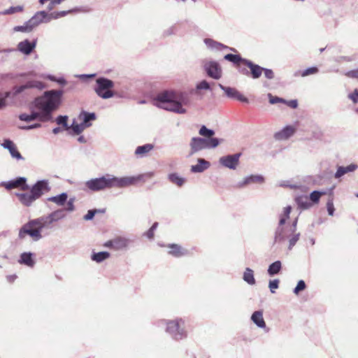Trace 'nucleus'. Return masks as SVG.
I'll return each mask as SVG.
<instances>
[{"mask_svg":"<svg viewBox=\"0 0 358 358\" xmlns=\"http://www.w3.org/2000/svg\"><path fill=\"white\" fill-rule=\"evenodd\" d=\"M297 221H298V219H297V218H296V219L294 220V222H293V223H292V226L289 227V229H290L293 232H295V231H296V225H297Z\"/></svg>","mask_w":358,"mask_h":358,"instance_id":"nucleus-63","label":"nucleus"},{"mask_svg":"<svg viewBox=\"0 0 358 358\" xmlns=\"http://www.w3.org/2000/svg\"><path fill=\"white\" fill-rule=\"evenodd\" d=\"M241 153L228 155L220 158L219 163L224 167L235 170L239 164Z\"/></svg>","mask_w":358,"mask_h":358,"instance_id":"nucleus-12","label":"nucleus"},{"mask_svg":"<svg viewBox=\"0 0 358 358\" xmlns=\"http://www.w3.org/2000/svg\"><path fill=\"white\" fill-rule=\"evenodd\" d=\"M199 133L201 136L206 137L205 138H211L215 134V131L213 130L208 129L204 125L200 128Z\"/></svg>","mask_w":358,"mask_h":358,"instance_id":"nucleus-42","label":"nucleus"},{"mask_svg":"<svg viewBox=\"0 0 358 358\" xmlns=\"http://www.w3.org/2000/svg\"><path fill=\"white\" fill-rule=\"evenodd\" d=\"M190 103V99L186 93H177L174 91H163L155 99V105L166 110L178 114H185L187 110L182 106Z\"/></svg>","mask_w":358,"mask_h":358,"instance_id":"nucleus-2","label":"nucleus"},{"mask_svg":"<svg viewBox=\"0 0 358 358\" xmlns=\"http://www.w3.org/2000/svg\"><path fill=\"white\" fill-rule=\"evenodd\" d=\"M218 86L224 92L225 94L228 97L237 99L242 102H248V99L241 94L236 89L230 87H225L222 84H218Z\"/></svg>","mask_w":358,"mask_h":358,"instance_id":"nucleus-18","label":"nucleus"},{"mask_svg":"<svg viewBox=\"0 0 358 358\" xmlns=\"http://www.w3.org/2000/svg\"><path fill=\"white\" fill-rule=\"evenodd\" d=\"M10 92L5 93L4 95L0 94V109L6 106V99L9 96Z\"/></svg>","mask_w":358,"mask_h":358,"instance_id":"nucleus-54","label":"nucleus"},{"mask_svg":"<svg viewBox=\"0 0 358 358\" xmlns=\"http://www.w3.org/2000/svg\"><path fill=\"white\" fill-rule=\"evenodd\" d=\"M34 222V220H31L22 226L18 233L20 239L23 240L27 236H29L34 241H38L42 238L43 236Z\"/></svg>","mask_w":358,"mask_h":358,"instance_id":"nucleus-10","label":"nucleus"},{"mask_svg":"<svg viewBox=\"0 0 358 358\" xmlns=\"http://www.w3.org/2000/svg\"><path fill=\"white\" fill-rule=\"evenodd\" d=\"M348 98L354 103L358 102V89H355L354 92L348 94Z\"/></svg>","mask_w":358,"mask_h":358,"instance_id":"nucleus-55","label":"nucleus"},{"mask_svg":"<svg viewBox=\"0 0 358 358\" xmlns=\"http://www.w3.org/2000/svg\"><path fill=\"white\" fill-rule=\"evenodd\" d=\"M78 119L81 120V123L86 127H89L91 126L90 122L96 119V115L94 113H88L86 111H82L79 116Z\"/></svg>","mask_w":358,"mask_h":358,"instance_id":"nucleus-24","label":"nucleus"},{"mask_svg":"<svg viewBox=\"0 0 358 358\" xmlns=\"http://www.w3.org/2000/svg\"><path fill=\"white\" fill-rule=\"evenodd\" d=\"M252 321L259 328H265L266 323L261 310L255 311L251 316Z\"/></svg>","mask_w":358,"mask_h":358,"instance_id":"nucleus-28","label":"nucleus"},{"mask_svg":"<svg viewBox=\"0 0 358 358\" xmlns=\"http://www.w3.org/2000/svg\"><path fill=\"white\" fill-rule=\"evenodd\" d=\"M263 71L264 72V76L268 79H273L274 78V73L271 69L264 68Z\"/></svg>","mask_w":358,"mask_h":358,"instance_id":"nucleus-58","label":"nucleus"},{"mask_svg":"<svg viewBox=\"0 0 358 358\" xmlns=\"http://www.w3.org/2000/svg\"><path fill=\"white\" fill-rule=\"evenodd\" d=\"M49 17V14L46 11L41 10L36 12L27 22L34 29L41 23L49 22L50 21Z\"/></svg>","mask_w":358,"mask_h":358,"instance_id":"nucleus-16","label":"nucleus"},{"mask_svg":"<svg viewBox=\"0 0 358 358\" xmlns=\"http://www.w3.org/2000/svg\"><path fill=\"white\" fill-rule=\"evenodd\" d=\"M168 247L169 248V253L175 257H180L188 253L187 250L178 244H170Z\"/></svg>","mask_w":358,"mask_h":358,"instance_id":"nucleus-25","label":"nucleus"},{"mask_svg":"<svg viewBox=\"0 0 358 358\" xmlns=\"http://www.w3.org/2000/svg\"><path fill=\"white\" fill-rule=\"evenodd\" d=\"M168 178L172 183L176 185L178 187H181L184 185L185 179L180 177L178 173H173L168 176Z\"/></svg>","mask_w":358,"mask_h":358,"instance_id":"nucleus-38","label":"nucleus"},{"mask_svg":"<svg viewBox=\"0 0 358 358\" xmlns=\"http://www.w3.org/2000/svg\"><path fill=\"white\" fill-rule=\"evenodd\" d=\"M16 278H17L16 275H8L6 277V279H7L8 282H14Z\"/></svg>","mask_w":358,"mask_h":358,"instance_id":"nucleus-64","label":"nucleus"},{"mask_svg":"<svg viewBox=\"0 0 358 358\" xmlns=\"http://www.w3.org/2000/svg\"><path fill=\"white\" fill-rule=\"evenodd\" d=\"M11 53H17V50L15 48H8L0 50V59L2 62L7 60L8 55Z\"/></svg>","mask_w":358,"mask_h":358,"instance_id":"nucleus-44","label":"nucleus"},{"mask_svg":"<svg viewBox=\"0 0 358 358\" xmlns=\"http://www.w3.org/2000/svg\"><path fill=\"white\" fill-rule=\"evenodd\" d=\"M33 254L31 252H24L20 255L19 262L29 267H33L35 262L33 259Z\"/></svg>","mask_w":358,"mask_h":358,"instance_id":"nucleus-30","label":"nucleus"},{"mask_svg":"<svg viewBox=\"0 0 358 358\" xmlns=\"http://www.w3.org/2000/svg\"><path fill=\"white\" fill-rule=\"evenodd\" d=\"M144 235L149 239H152L154 237V231L150 228L144 234Z\"/></svg>","mask_w":358,"mask_h":358,"instance_id":"nucleus-62","label":"nucleus"},{"mask_svg":"<svg viewBox=\"0 0 358 358\" xmlns=\"http://www.w3.org/2000/svg\"><path fill=\"white\" fill-rule=\"evenodd\" d=\"M318 72H319V69L317 67L312 66V67H309L302 71H299V72L295 73L294 76H301V77H306L310 75L316 74Z\"/></svg>","mask_w":358,"mask_h":358,"instance_id":"nucleus-39","label":"nucleus"},{"mask_svg":"<svg viewBox=\"0 0 358 358\" xmlns=\"http://www.w3.org/2000/svg\"><path fill=\"white\" fill-rule=\"evenodd\" d=\"M24 7L22 6H11L9 8L1 12L2 15H11L15 13L22 12Z\"/></svg>","mask_w":358,"mask_h":358,"instance_id":"nucleus-46","label":"nucleus"},{"mask_svg":"<svg viewBox=\"0 0 358 358\" xmlns=\"http://www.w3.org/2000/svg\"><path fill=\"white\" fill-rule=\"evenodd\" d=\"M154 146L152 144L148 143L143 145L138 146L135 150V155L138 157H143L150 151L153 149Z\"/></svg>","mask_w":358,"mask_h":358,"instance_id":"nucleus-33","label":"nucleus"},{"mask_svg":"<svg viewBox=\"0 0 358 358\" xmlns=\"http://www.w3.org/2000/svg\"><path fill=\"white\" fill-rule=\"evenodd\" d=\"M268 97L269 99V103L271 104H275V103H286L285 99L278 97V96H274L271 93L268 94Z\"/></svg>","mask_w":358,"mask_h":358,"instance_id":"nucleus-49","label":"nucleus"},{"mask_svg":"<svg viewBox=\"0 0 358 358\" xmlns=\"http://www.w3.org/2000/svg\"><path fill=\"white\" fill-rule=\"evenodd\" d=\"M74 201H75V199L74 198H71L68 201H67V205H66V207L64 210V212L66 210L68 212H73L75 210V206H74Z\"/></svg>","mask_w":358,"mask_h":358,"instance_id":"nucleus-53","label":"nucleus"},{"mask_svg":"<svg viewBox=\"0 0 358 358\" xmlns=\"http://www.w3.org/2000/svg\"><path fill=\"white\" fill-rule=\"evenodd\" d=\"M243 279L250 285H254L256 282L254 277V271L250 268H245L243 273Z\"/></svg>","mask_w":358,"mask_h":358,"instance_id":"nucleus-35","label":"nucleus"},{"mask_svg":"<svg viewBox=\"0 0 358 358\" xmlns=\"http://www.w3.org/2000/svg\"><path fill=\"white\" fill-rule=\"evenodd\" d=\"M204 43L206 46L211 50H220L222 48H227V47L219 42H217L211 38H205Z\"/></svg>","mask_w":358,"mask_h":358,"instance_id":"nucleus-37","label":"nucleus"},{"mask_svg":"<svg viewBox=\"0 0 358 358\" xmlns=\"http://www.w3.org/2000/svg\"><path fill=\"white\" fill-rule=\"evenodd\" d=\"M220 144L217 138H204L201 137H193L189 143L190 152L189 155L192 156L196 152L205 149L215 148Z\"/></svg>","mask_w":358,"mask_h":358,"instance_id":"nucleus-8","label":"nucleus"},{"mask_svg":"<svg viewBox=\"0 0 358 358\" xmlns=\"http://www.w3.org/2000/svg\"><path fill=\"white\" fill-rule=\"evenodd\" d=\"M347 76L350 78H358V69L349 71Z\"/></svg>","mask_w":358,"mask_h":358,"instance_id":"nucleus-61","label":"nucleus"},{"mask_svg":"<svg viewBox=\"0 0 358 358\" xmlns=\"http://www.w3.org/2000/svg\"><path fill=\"white\" fill-rule=\"evenodd\" d=\"M130 242V240L125 237L118 236L106 242L104 246L115 250H120L127 248Z\"/></svg>","mask_w":358,"mask_h":358,"instance_id":"nucleus-15","label":"nucleus"},{"mask_svg":"<svg viewBox=\"0 0 358 358\" xmlns=\"http://www.w3.org/2000/svg\"><path fill=\"white\" fill-rule=\"evenodd\" d=\"M1 186L4 187L7 189L20 188L22 190L26 191L29 189V186L27 184V178L24 177H18L8 182H1L0 183Z\"/></svg>","mask_w":358,"mask_h":358,"instance_id":"nucleus-13","label":"nucleus"},{"mask_svg":"<svg viewBox=\"0 0 358 358\" xmlns=\"http://www.w3.org/2000/svg\"><path fill=\"white\" fill-rule=\"evenodd\" d=\"M224 59L231 62L235 64H238L240 62L244 64V60L246 59L242 58L239 55L227 54L224 57Z\"/></svg>","mask_w":358,"mask_h":358,"instance_id":"nucleus-40","label":"nucleus"},{"mask_svg":"<svg viewBox=\"0 0 358 358\" xmlns=\"http://www.w3.org/2000/svg\"><path fill=\"white\" fill-rule=\"evenodd\" d=\"M109 257L110 253L108 252L103 251L99 252H93L91 256V259L97 263H101Z\"/></svg>","mask_w":358,"mask_h":358,"instance_id":"nucleus-34","label":"nucleus"},{"mask_svg":"<svg viewBox=\"0 0 358 358\" xmlns=\"http://www.w3.org/2000/svg\"><path fill=\"white\" fill-rule=\"evenodd\" d=\"M85 186L92 192H99L111 188H124L122 178L110 174L89 180L85 182Z\"/></svg>","mask_w":358,"mask_h":358,"instance_id":"nucleus-4","label":"nucleus"},{"mask_svg":"<svg viewBox=\"0 0 358 358\" xmlns=\"http://www.w3.org/2000/svg\"><path fill=\"white\" fill-rule=\"evenodd\" d=\"M13 31L15 32H24V33H29L31 31H33V29L30 26V24L27 21L23 25L21 26H15L13 28Z\"/></svg>","mask_w":358,"mask_h":358,"instance_id":"nucleus-43","label":"nucleus"},{"mask_svg":"<svg viewBox=\"0 0 358 358\" xmlns=\"http://www.w3.org/2000/svg\"><path fill=\"white\" fill-rule=\"evenodd\" d=\"M41 82H35V81H30L26 83L25 85H20L19 87H16L14 89V94H18L22 92L24 90L28 88H32V87H37L39 88L41 86Z\"/></svg>","mask_w":358,"mask_h":358,"instance_id":"nucleus-31","label":"nucleus"},{"mask_svg":"<svg viewBox=\"0 0 358 358\" xmlns=\"http://www.w3.org/2000/svg\"><path fill=\"white\" fill-rule=\"evenodd\" d=\"M306 285L305 282L303 280H300L298 282L296 287L294 289L293 292L295 294L297 295V294H299V293L300 292L306 289Z\"/></svg>","mask_w":358,"mask_h":358,"instance_id":"nucleus-51","label":"nucleus"},{"mask_svg":"<svg viewBox=\"0 0 358 358\" xmlns=\"http://www.w3.org/2000/svg\"><path fill=\"white\" fill-rule=\"evenodd\" d=\"M264 182V178L262 175H250L243 178L242 181H240L238 186L239 187H243L248 185L254 183L262 184Z\"/></svg>","mask_w":358,"mask_h":358,"instance_id":"nucleus-19","label":"nucleus"},{"mask_svg":"<svg viewBox=\"0 0 358 358\" xmlns=\"http://www.w3.org/2000/svg\"><path fill=\"white\" fill-rule=\"evenodd\" d=\"M70 129H72L76 134H80L84 131L85 129H86V127L81 122L78 124L74 120L70 126Z\"/></svg>","mask_w":358,"mask_h":358,"instance_id":"nucleus-45","label":"nucleus"},{"mask_svg":"<svg viewBox=\"0 0 358 358\" xmlns=\"http://www.w3.org/2000/svg\"><path fill=\"white\" fill-rule=\"evenodd\" d=\"M96 211H97L96 210H89L87 211V213L84 216V220H90L93 219Z\"/></svg>","mask_w":358,"mask_h":358,"instance_id":"nucleus-57","label":"nucleus"},{"mask_svg":"<svg viewBox=\"0 0 358 358\" xmlns=\"http://www.w3.org/2000/svg\"><path fill=\"white\" fill-rule=\"evenodd\" d=\"M30 192L24 193H15L20 203L25 207L31 206L34 203L40 199L45 193L50 191L51 187L48 180H40L36 181L31 187Z\"/></svg>","mask_w":358,"mask_h":358,"instance_id":"nucleus-3","label":"nucleus"},{"mask_svg":"<svg viewBox=\"0 0 358 358\" xmlns=\"http://www.w3.org/2000/svg\"><path fill=\"white\" fill-rule=\"evenodd\" d=\"M36 43L35 41L30 42L29 40L26 39L23 41H21L17 45V51L22 52L24 55H29L33 50L36 47Z\"/></svg>","mask_w":358,"mask_h":358,"instance_id":"nucleus-21","label":"nucleus"},{"mask_svg":"<svg viewBox=\"0 0 358 358\" xmlns=\"http://www.w3.org/2000/svg\"><path fill=\"white\" fill-rule=\"evenodd\" d=\"M357 167V165L355 164H351L347 166H338L334 177L336 178H339L346 173L355 171Z\"/></svg>","mask_w":358,"mask_h":358,"instance_id":"nucleus-27","label":"nucleus"},{"mask_svg":"<svg viewBox=\"0 0 358 358\" xmlns=\"http://www.w3.org/2000/svg\"><path fill=\"white\" fill-rule=\"evenodd\" d=\"M66 216V215L64 213V210L59 208L50 213L48 215L34 219V222L36 223V227H38L41 233L43 229H51L54 222L64 219Z\"/></svg>","mask_w":358,"mask_h":358,"instance_id":"nucleus-6","label":"nucleus"},{"mask_svg":"<svg viewBox=\"0 0 358 358\" xmlns=\"http://www.w3.org/2000/svg\"><path fill=\"white\" fill-rule=\"evenodd\" d=\"M299 237H300V233H296V232H294L290 236V237L288 238L289 239V246H288L289 250H292V248L295 245L296 242L299 241Z\"/></svg>","mask_w":358,"mask_h":358,"instance_id":"nucleus-47","label":"nucleus"},{"mask_svg":"<svg viewBox=\"0 0 358 358\" xmlns=\"http://www.w3.org/2000/svg\"><path fill=\"white\" fill-rule=\"evenodd\" d=\"M204 69L208 76L215 80H218L222 76V69L220 64L215 61L206 62L203 65Z\"/></svg>","mask_w":358,"mask_h":358,"instance_id":"nucleus-14","label":"nucleus"},{"mask_svg":"<svg viewBox=\"0 0 358 358\" xmlns=\"http://www.w3.org/2000/svg\"><path fill=\"white\" fill-rule=\"evenodd\" d=\"M114 86L115 83L113 80L104 77H100L96 80L94 91L101 99H108L113 97L115 95L113 91Z\"/></svg>","mask_w":358,"mask_h":358,"instance_id":"nucleus-9","label":"nucleus"},{"mask_svg":"<svg viewBox=\"0 0 358 358\" xmlns=\"http://www.w3.org/2000/svg\"><path fill=\"white\" fill-rule=\"evenodd\" d=\"M324 192L320 191H313L310 193L309 200H311L313 203H317L320 200V196L324 194Z\"/></svg>","mask_w":358,"mask_h":358,"instance_id":"nucleus-50","label":"nucleus"},{"mask_svg":"<svg viewBox=\"0 0 358 358\" xmlns=\"http://www.w3.org/2000/svg\"><path fill=\"white\" fill-rule=\"evenodd\" d=\"M282 268V263L280 261H275L273 263H272L271 264L269 265L268 268V274L270 275V276H273V275H275L276 274H278L280 271L281 270Z\"/></svg>","mask_w":358,"mask_h":358,"instance_id":"nucleus-36","label":"nucleus"},{"mask_svg":"<svg viewBox=\"0 0 358 358\" xmlns=\"http://www.w3.org/2000/svg\"><path fill=\"white\" fill-rule=\"evenodd\" d=\"M211 90L210 84L205 80L198 83L196 85V93L199 90Z\"/></svg>","mask_w":358,"mask_h":358,"instance_id":"nucleus-48","label":"nucleus"},{"mask_svg":"<svg viewBox=\"0 0 358 358\" xmlns=\"http://www.w3.org/2000/svg\"><path fill=\"white\" fill-rule=\"evenodd\" d=\"M327 208L329 215L332 216L334 213V206L332 200H329L327 203Z\"/></svg>","mask_w":358,"mask_h":358,"instance_id":"nucleus-56","label":"nucleus"},{"mask_svg":"<svg viewBox=\"0 0 358 358\" xmlns=\"http://www.w3.org/2000/svg\"><path fill=\"white\" fill-rule=\"evenodd\" d=\"M160 324L165 325V331L171 338L180 341L187 337V331L185 328V321L181 317H177L173 320H163Z\"/></svg>","mask_w":358,"mask_h":358,"instance_id":"nucleus-5","label":"nucleus"},{"mask_svg":"<svg viewBox=\"0 0 358 358\" xmlns=\"http://www.w3.org/2000/svg\"><path fill=\"white\" fill-rule=\"evenodd\" d=\"M63 94L62 90H49L38 97H36L30 106L31 113H22L19 119L29 122L36 120L45 122L52 120V113L61 103Z\"/></svg>","mask_w":358,"mask_h":358,"instance_id":"nucleus-1","label":"nucleus"},{"mask_svg":"<svg viewBox=\"0 0 358 358\" xmlns=\"http://www.w3.org/2000/svg\"><path fill=\"white\" fill-rule=\"evenodd\" d=\"M155 176V172L150 171L143 174L138 175L136 176H124L122 178L123 187H127L131 185H134L137 182L142 181L146 182Z\"/></svg>","mask_w":358,"mask_h":358,"instance_id":"nucleus-11","label":"nucleus"},{"mask_svg":"<svg viewBox=\"0 0 358 358\" xmlns=\"http://www.w3.org/2000/svg\"><path fill=\"white\" fill-rule=\"evenodd\" d=\"M91 10L90 8H73L69 10H63V11H59V12H53L49 14V18L50 20L52 19H58L62 17L66 16L69 13H74V12H84L87 13L90 12Z\"/></svg>","mask_w":358,"mask_h":358,"instance_id":"nucleus-22","label":"nucleus"},{"mask_svg":"<svg viewBox=\"0 0 358 358\" xmlns=\"http://www.w3.org/2000/svg\"><path fill=\"white\" fill-rule=\"evenodd\" d=\"M41 127V124L40 123H36V124L28 125V126L20 127V129H23V130H31V129L39 128Z\"/></svg>","mask_w":358,"mask_h":358,"instance_id":"nucleus-59","label":"nucleus"},{"mask_svg":"<svg viewBox=\"0 0 358 358\" xmlns=\"http://www.w3.org/2000/svg\"><path fill=\"white\" fill-rule=\"evenodd\" d=\"M67 199L68 194L66 192H63L59 195L48 197L47 199L48 201L53 202L59 206H64V203L67 201Z\"/></svg>","mask_w":358,"mask_h":358,"instance_id":"nucleus-29","label":"nucleus"},{"mask_svg":"<svg viewBox=\"0 0 358 358\" xmlns=\"http://www.w3.org/2000/svg\"><path fill=\"white\" fill-rule=\"evenodd\" d=\"M1 146H2L4 149L8 150L9 151V153L10 154L11 157L13 159H15L17 160H23L24 159V157L22 156V155L17 150V148L15 144L10 139H8V138L4 139L3 143H1Z\"/></svg>","mask_w":358,"mask_h":358,"instance_id":"nucleus-17","label":"nucleus"},{"mask_svg":"<svg viewBox=\"0 0 358 358\" xmlns=\"http://www.w3.org/2000/svg\"><path fill=\"white\" fill-rule=\"evenodd\" d=\"M295 201L298 207L301 209H308L310 206L309 199L306 195H300L295 198Z\"/></svg>","mask_w":358,"mask_h":358,"instance_id":"nucleus-32","label":"nucleus"},{"mask_svg":"<svg viewBox=\"0 0 358 358\" xmlns=\"http://www.w3.org/2000/svg\"><path fill=\"white\" fill-rule=\"evenodd\" d=\"M292 208L288 206L285 208L283 214L280 217L278 226L275 232V242L281 243L288 239L294 233L289 227L285 226L286 220L289 217Z\"/></svg>","mask_w":358,"mask_h":358,"instance_id":"nucleus-7","label":"nucleus"},{"mask_svg":"<svg viewBox=\"0 0 358 358\" xmlns=\"http://www.w3.org/2000/svg\"><path fill=\"white\" fill-rule=\"evenodd\" d=\"M244 64L250 69L252 78L257 79L261 76L264 70L263 67L252 63L248 59L244 60Z\"/></svg>","mask_w":358,"mask_h":358,"instance_id":"nucleus-23","label":"nucleus"},{"mask_svg":"<svg viewBox=\"0 0 358 358\" xmlns=\"http://www.w3.org/2000/svg\"><path fill=\"white\" fill-rule=\"evenodd\" d=\"M279 280L275 279L273 280H271L268 283V287L271 290V293H275V289H278L279 287Z\"/></svg>","mask_w":358,"mask_h":358,"instance_id":"nucleus-52","label":"nucleus"},{"mask_svg":"<svg viewBox=\"0 0 358 358\" xmlns=\"http://www.w3.org/2000/svg\"><path fill=\"white\" fill-rule=\"evenodd\" d=\"M285 104H287V106H289L290 108H296L297 106H298V102L296 100H290V101H287L286 100V103H284Z\"/></svg>","mask_w":358,"mask_h":358,"instance_id":"nucleus-60","label":"nucleus"},{"mask_svg":"<svg viewBox=\"0 0 358 358\" xmlns=\"http://www.w3.org/2000/svg\"><path fill=\"white\" fill-rule=\"evenodd\" d=\"M295 132V129L292 126H286L282 130L274 134V138L278 141L287 140L290 138Z\"/></svg>","mask_w":358,"mask_h":358,"instance_id":"nucleus-20","label":"nucleus"},{"mask_svg":"<svg viewBox=\"0 0 358 358\" xmlns=\"http://www.w3.org/2000/svg\"><path fill=\"white\" fill-rule=\"evenodd\" d=\"M210 163L204 159H198V163L191 166V171L193 173H201L208 169Z\"/></svg>","mask_w":358,"mask_h":358,"instance_id":"nucleus-26","label":"nucleus"},{"mask_svg":"<svg viewBox=\"0 0 358 358\" xmlns=\"http://www.w3.org/2000/svg\"><path fill=\"white\" fill-rule=\"evenodd\" d=\"M68 116L67 115H59L57 117L55 122L58 125H61L65 130H69L70 126L68 124Z\"/></svg>","mask_w":358,"mask_h":358,"instance_id":"nucleus-41","label":"nucleus"}]
</instances>
